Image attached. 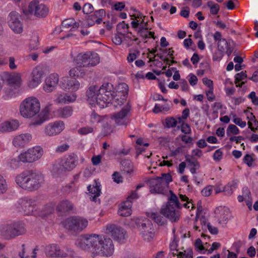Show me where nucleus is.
<instances>
[{
	"label": "nucleus",
	"mask_w": 258,
	"mask_h": 258,
	"mask_svg": "<svg viewBox=\"0 0 258 258\" xmlns=\"http://www.w3.org/2000/svg\"><path fill=\"white\" fill-rule=\"evenodd\" d=\"M8 189V184L5 178L0 174V195L5 194Z\"/></svg>",
	"instance_id": "51"
},
{
	"label": "nucleus",
	"mask_w": 258,
	"mask_h": 258,
	"mask_svg": "<svg viewBox=\"0 0 258 258\" xmlns=\"http://www.w3.org/2000/svg\"><path fill=\"white\" fill-rule=\"evenodd\" d=\"M58 81V75L56 73L51 74L45 79L43 86V90L47 93L53 92L56 89Z\"/></svg>",
	"instance_id": "22"
},
{
	"label": "nucleus",
	"mask_w": 258,
	"mask_h": 258,
	"mask_svg": "<svg viewBox=\"0 0 258 258\" xmlns=\"http://www.w3.org/2000/svg\"><path fill=\"white\" fill-rule=\"evenodd\" d=\"M221 34L219 32H216L213 35L214 39L215 41H219L218 47L221 50H225L227 46V42L225 39H221Z\"/></svg>",
	"instance_id": "37"
},
{
	"label": "nucleus",
	"mask_w": 258,
	"mask_h": 258,
	"mask_svg": "<svg viewBox=\"0 0 258 258\" xmlns=\"http://www.w3.org/2000/svg\"><path fill=\"white\" fill-rule=\"evenodd\" d=\"M213 190V186L212 185H208L206 186L201 191L202 194L204 197H208L211 195Z\"/></svg>",
	"instance_id": "62"
},
{
	"label": "nucleus",
	"mask_w": 258,
	"mask_h": 258,
	"mask_svg": "<svg viewBox=\"0 0 258 258\" xmlns=\"http://www.w3.org/2000/svg\"><path fill=\"white\" fill-rule=\"evenodd\" d=\"M117 30L119 34L125 35L128 31V25L124 22L119 23L117 25Z\"/></svg>",
	"instance_id": "54"
},
{
	"label": "nucleus",
	"mask_w": 258,
	"mask_h": 258,
	"mask_svg": "<svg viewBox=\"0 0 258 258\" xmlns=\"http://www.w3.org/2000/svg\"><path fill=\"white\" fill-rule=\"evenodd\" d=\"M19 89V87L10 86L9 87L5 88L4 95V98L9 100L16 98L20 94Z\"/></svg>",
	"instance_id": "30"
},
{
	"label": "nucleus",
	"mask_w": 258,
	"mask_h": 258,
	"mask_svg": "<svg viewBox=\"0 0 258 258\" xmlns=\"http://www.w3.org/2000/svg\"><path fill=\"white\" fill-rule=\"evenodd\" d=\"M44 75V68L42 66L38 65L35 67L32 71L30 79L28 82V86L30 88H35L41 83Z\"/></svg>",
	"instance_id": "13"
},
{
	"label": "nucleus",
	"mask_w": 258,
	"mask_h": 258,
	"mask_svg": "<svg viewBox=\"0 0 258 258\" xmlns=\"http://www.w3.org/2000/svg\"><path fill=\"white\" fill-rule=\"evenodd\" d=\"M19 122L16 119L5 120L0 123V132L2 133L11 132L18 129Z\"/></svg>",
	"instance_id": "24"
},
{
	"label": "nucleus",
	"mask_w": 258,
	"mask_h": 258,
	"mask_svg": "<svg viewBox=\"0 0 258 258\" xmlns=\"http://www.w3.org/2000/svg\"><path fill=\"white\" fill-rule=\"evenodd\" d=\"M65 128V124L61 120L49 123L44 127L43 133L45 136L53 137L60 134Z\"/></svg>",
	"instance_id": "15"
},
{
	"label": "nucleus",
	"mask_w": 258,
	"mask_h": 258,
	"mask_svg": "<svg viewBox=\"0 0 258 258\" xmlns=\"http://www.w3.org/2000/svg\"><path fill=\"white\" fill-rule=\"evenodd\" d=\"M172 106V103H165L164 104H155L153 111L155 113L166 112L170 110Z\"/></svg>",
	"instance_id": "36"
},
{
	"label": "nucleus",
	"mask_w": 258,
	"mask_h": 258,
	"mask_svg": "<svg viewBox=\"0 0 258 258\" xmlns=\"http://www.w3.org/2000/svg\"><path fill=\"white\" fill-rule=\"evenodd\" d=\"M105 16V11L103 9H100L96 11L93 15L90 16V19L92 21L91 23H88V26H92L94 22L97 24H100L102 21L103 17Z\"/></svg>",
	"instance_id": "32"
},
{
	"label": "nucleus",
	"mask_w": 258,
	"mask_h": 258,
	"mask_svg": "<svg viewBox=\"0 0 258 258\" xmlns=\"http://www.w3.org/2000/svg\"><path fill=\"white\" fill-rule=\"evenodd\" d=\"M112 85L108 83L100 87L91 86L86 91L87 100L92 106L100 108L107 107L112 99Z\"/></svg>",
	"instance_id": "3"
},
{
	"label": "nucleus",
	"mask_w": 258,
	"mask_h": 258,
	"mask_svg": "<svg viewBox=\"0 0 258 258\" xmlns=\"http://www.w3.org/2000/svg\"><path fill=\"white\" fill-rule=\"evenodd\" d=\"M223 152L221 149L217 150L213 154V159L215 161H219L223 158Z\"/></svg>",
	"instance_id": "61"
},
{
	"label": "nucleus",
	"mask_w": 258,
	"mask_h": 258,
	"mask_svg": "<svg viewBox=\"0 0 258 258\" xmlns=\"http://www.w3.org/2000/svg\"><path fill=\"white\" fill-rule=\"evenodd\" d=\"M230 116L232 122L240 127L243 128L246 126V121L242 120V119L240 117H238L235 113L231 112L230 114Z\"/></svg>",
	"instance_id": "41"
},
{
	"label": "nucleus",
	"mask_w": 258,
	"mask_h": 258,
	"mask_svg": "<svg viewBox=\"0 0 258 258\" xmlns=\"http://www.w3.org/2000/svg\"><path fill=\"white\" fill-rule=\"evenodd\" d=\"M60 88L66 91L75 92L80 88V83L78 80L75 78L69 77H64L61 78L60 84Z\"/></svg>",
	"instance_id": "18"
},
{
	"label": "nucleus",
	"mask_w": 258,
	"mask_h": 258,
	"mask_svg": "<svg viewBox=\"0 0 258 258\" xmlns=\"http://www.w3.org/2000/svg\"><path fill=\"white\" fill-rule=\"evenodd\" d=\"M239 128L233 124L229 125L226 130V134L228 136H230L231 135H236L239 134Z\"/></svg>",
	"instance_id": "50"
},
{
	"label": "nucleus",
	"mask_w": 258,
	"mask_h": 258,
	"mask_svg": "<svg viewBox=\"0 0 258 258\" xmlns=\"http://www.w3.org/2000/svg\"><path fill=\"white\" fill-rule=\"evenodd\" d=\"M76 245L90 252L92 257L110 256L114 252L112 241L103 235L92 234L81 236L77 240Z\"/></svg>",
	"instance_id": "1"
},
{
	"label": "nucleus",
	"mask_w": 258,
	"mask_h": 258,
	"mask_svg": "<svg viewBox=\"0 0 258 258\" xmlns=\"http://www.w3.org/2000/svg\"><path fill=\"white\" fill-rule=\"evenodd\" d=\"M63 226L72 231L80 232L85 229L88 225L87 219L79 216H72L67 218L62 222Z\"/></svg>",
	"instance_id": "7"
},
{
	"label": "nucleus",
	"mask_w": 258,
	"mask_h": 258,
	"mask_svg": "<svg viewBox=\"0 0 258 258\" xmlns=\"http://www.w3.org/2000/svg\"><path fill=\"white\" fill-rule=\"evenodd\" d=\"M123 42L127 46H130L132 44L134 41H136L137 38L135 36H133L132 33L127 32L125 35H123Z\"/></svg>",
	"instance_id": "48"
},
{
	"label": "nucleus",
	"mask_w": 258,
	"mask_h": 258,
	"mask_svg": "<svg viewBox=\"0 0 258 258\" xmlns=\"http://www.w3.org/2000/svg\"><path fill=\"white\" fill-rule=\"evenodd\" d=\"M62 26L67 28H70L71 30H75L79 27V24L73 18L67 19L62 22Z\"/></svg>",
	"instance_id": "39"
},
{
	"label": "nucleus",
	"mask_w": 258,
	"mask_h": 258,
	"mask_svg": "<svg viewBox=\"0 0 258 258\" xmlns=\"http://www.w3.org/2000/svg\"><path fill=\"white\" fill-rule=\"evenodd\" d=\"M221 49L215 51L213 55V59L214 61H220L223 57V51Z\"/></svg>",
	"instance_id": "63"
},
{
	"label": "nucleus",
	"mask_w": 258,
	"mask_h": 258,
	"mask_svg": "<svg viewBox=\"0 0 258 258\" xmlns=\"http://www.w3.org/2000/svg\"><path fill=\"white\" fill-rule=\"evenodd\" d=\"M187 168L192 174H195L200 168V164L197 161L187 160Z\"/></svg>",
	"instance_id": "44"
},
{
	"label": "nucleus",
	"mask_w": 258,
	"mask_h": 258,
	"mask_svg": "<svg viewBox=\"0 0 258 258\" xmlns=\"http://www.w3.org/2000/svg\"><path fill=\"white\" fill-rule=\"evenodd\" d=\"M237 183L236 181H232L222 188L223 192L225 196L229 197L233 194L234 191L237 188Z\"/></svg>",
	"instance_id": "35"
},
{
	"label": "nucleus",
	"mask_w": 258,
	"mask_h": 258,
	"mask_svg": "<svg viewBox=\"0 0 258 258\" xmlns=\"http://www.w3.org/2000/svg\"><path fill=\"white\" fill-rule=\"evenodd\" d=\"M215 213L218 222L221 224H225L230 219L231 215L229 209L224 206L218 207Z\"/></svg>",
	"instance_id": "23"
},
{
	"label": "nucleus",
	"mask_w": 258,
	"mask_h": 258,
	"mask_svg": "<svg viewBox=\"0 0 258 258\" xmlns=\"http://www.w3.org/2000/svg\"><path fill=\"white\" fill-rule=\"evenodd\" d=\"M36 198L24 197L19 201V204L26 215L33 214L34 208L37 204Z\"/></svg>",
	"instance_id": "19"
},
{
	"label": "nucleus",
	"mask_w": 258,
	"mask_h": 258,
	"mask_svg": "<svg viewBox=\"0 0 258 258\" xmlns=\"http://www.w3.org/2000/svg\"><path fill=\"white\" fill-rule=\"evenodd\" d=\"M43 154V149L40 146H35L21 153L19 155V159L23 163H32L40 159Z\"/></svg>",
	"instance_id": "9"
},
{
	"label": "nucleus",
	"mask_w": 258,
	"mask_h": 258,
	"mask_svg": "<svg viewBox=\"0 0 258 258\" xmlns=\"http://www.w3.org/2000/svg\"><path fill=\"white\" fill-rule=\"evenodd\" d=\"M20 162L21 161L19 160L18 156V159H11L8 162V165L12 169H16L20 167Z\"/></svg>",
	"instance_id": "55"
},
{
	"label": "nucleus",
	"mask_w": 258,
	"mask_h": 258,
	"mask_svg": "<svg viewBox=\"0 0 258 258\" xmlns=\"http://www.w3.org/2000/svg\"><path fill=\"white\" fill-rule=\"evenodd\" d=\"M76 99L77 95L75 93L58 92L54 95L53 102L55 104H70L75 102Z\"/></svg>",
	"instance_id": "20"
},
{
	"label": "nucleus",
	"mask_w": 258,
	"mask_h": 258,
	"mask_svg": "<svg viewBox=\"0 0 258 258\" xmlns=\"http://www.w3.org/2000/svg\"><path fill=\"white\" fill-rule=\"evenodd\" d=\"M131 106L128 104H126L117 112L114 113L111 119L118 124L126 125L129 122L128 117L131 115Z\"/></svg>",
	"instance_id": "12"
},
{
	"label": "nucleus",
	"mask_w": 258,
	"mask_h": 258,
	"mask_svg": "<svg viewBox=\"0 0 258 258\" xmlns=\"http://www.w3.org/2000/svg\"><path fill=\"white\" fill-rule=\"evenodd\" d=\"M49 11L48 8L44 4L40 3L37 0L31 2L27 9L23 10L26 15H33L36 17L42 18L45 17Z\"/></svg>",
	"instance_id": "8"
},
{
	"label": "nucleus",
	"mask_w": 258,
	"mask_h": 258,
	"mask_svg": "<svg viewBox=\"0 0 258 258\" xmlns=\"http://www.w3.org/2000/svg\"><path fill=\"white\" fill-rule=\"evenodd\" d=\"M170 197L168 204L165 208H163L160 213L151 211L147 213V216L153 219L159 225H163L165 222V217H166L171 221H175L177 218L176 209L179 207L177 197L171 191Z\"/></svg>",
	"instance_id": "5"
},
{
	"label": "nucleus",
	"mask_w": 258,
	"mask_h": 258,
	"mask_svg": "<svg viewBox=\"0 0 258 258\" xmlns=\"http://www.w3.org/2000/svg\"><path fill=\"white\" fill-rule=\"evenodd\" d=\"M172 181L169 174H163L161 177L152 179L150 181V190L152 193L164 194Z\"/></svg>",
	"instance_id": "6"
},
{
	"label": "nucleus",
	"mask_w": 258,
	"mask_h": 258,
	"mask_svg": "<svg viewBox=\"0 0 258 258\" xmlns=\"http://www.w3.org/2000/svg\"><path fill=\"white\" fill-rule=\"evenodd\" d=\"M49 107L46 106L41 111L39 100L34 96L24 99L19 106L20 115L25 119H32L31 124L41 125L49 119Z\"/></svg>",
	"instance_id": "2"
},
{
	"label": "nucleus",
	"mask_w": 258,
	"mask_h": 258,
	"mask_svg": "<svg viewBox=\"0 0 258 258\" xmlns=\"http://www.w3.org/2000/svg\"><path fill=\"white\" fill-rule=\"evenodd\" d=\"M177 240L174 238L170 244V248L172 254L171 257H175L176 255L178 254V253L179 251L177 249Z\"/></svg>",
	"instance_id": "53"
},
{
	"label": "nucleus",
	"mask_w": 258,
	"mask_h": 258,
	"mask_svg": "<svg viewBox=\"0 0 258 258\" xmlns=\"http://www.w3.org/2000/svg\"><path fill=\"white\" fill-rule=\"evenodd\" d=\"M137 31L138 34L143 37L154 38V33L148 31L146 27L144 28H140Z\"/></svg>",
	"instance_id": "47"
},
{
	"label": "nucleus",
	"mask_w": 258,
	"mask_h": 258,
	"mask_svg": "<svg viewBox=\"0 0 258 258\" xmlns=\"http://www.w3.org/2000/svg\"><path fill=\"white\" fill-rule=\"evenodd\" d=\"M179 198L182 201L186 202L183 205L185 208L189 210H192L194 208H195V206L191 202V200H189V198L185 195L180 194Z\"/></svg>",
	"instance_id": "43"
},
{
	"label": "nucleus",
	"mask_w": 258,
	"mask_h": 258,
	"mask_svg": "<svg viewBox=\"0 0 258 258\" xmlns=\"http://www.w3.org/2000/svg\"><path fill=\"white\" fill-rule=\"evenodd\" d=\"M104 232L111 236L119 242H122L125 239V231L120 227L110 224L106 225Z\"/></svg>",
	"instance_id": "14"
},
{
	"label": "nucleus",
	"mask_w": 258,
	"mask_h": 258,
	"mask_svg": "<svg viewBox=\"0 0 258 258\" xmlns=\"http://www.w3.org/2000/svg\"><path fill=\"white\" fill-rule=\"evenodd\" d=\"M96 129L92 126H84L80 128L78 130V133L82 135H86L90 133H92Z\"/></svg>",
	"instance_id": "56"
},
{
	"label": "nucleus",
	"mask_w": 258,
	"mask_h": 258,
	"mask_svg": "<svg viewBox=\"0 0 258 258\" xmlns=\"http://www.w3.org/2000/svg\"><path fill=\"white\" fill-rule=\"evenodd\" d=\"M22 251L20 252L19 255L21 258H36V254L37 253V251L39 250V248L38 246H36L33 249L32 253V255L31 257L25 255L26 253L25 249L24 248V245H23L22 246Z\"/></svg>",
	"instance_id": "52"
},
{
	"label": "nucleus",
	"mask_w": 258,
	"mask_h": 258,
	"mask_svg": "<svg viewBox=\"0 0 258 258\" xmlns=\"http://www.w3.org/2000/svg\"><path fill=\"white\" fill-rule=\"evenodd\" d=\"M106 119L105 116H101L93 112L90 116V123L96 130L99 123H102Z\"/></svg>",
	"instance_id": "34"
},
{
	"label": "nucleus",
	"mask_w": 258,
	"mask_h": 258,
	"mask_svg": "<svg viewBox=\"0 0 258 258\" xmlns=\"http://www.w3.org/2000/svg\"><path fill=\"white\" fill-rule=\"evenodd\" d=\"M78 158L77 155L71 153L66 155L60 162L61 169L64 171H71L77 166Z\"/></svg>",
	"instance_id": "17"
},
{
	"label": "nucleus",
	"mask_w": 258,
	"mask_h": 258,
	"mask_svg": "<svg viewBox=\"0 0 258 258\" xmlns=\"http://www.w3.org/2000/svg\"><path fill=\"white\" fill-rule=\"evenodd\" d=\"M90 56L89 58L88 59L87 66L93 67L98 64L100 62V57L98 54L96 52H89Z\"/></svg>",
	"instance_id": "40"
},
{
	"label": "nucleus",
	"mask_w": 258,
	"mask_h": 258,
	"mask_svg": "<svg viewBox=\"0 0 258 258\" xmlns=\"http://www.w3.org/2000/svg\"><path fill=\"white\" fill-rule=\"evenodd\" d=\"M244 113L245 114L247 119L248 120L247 124L248 126H251V121L254 120L255 116L253 113L249 110L247 109L244 111Z\"/></svg>",
	"instance_id": "60"
},
{
	"label": "nucleus",
	"mask_w": 258,
	"mask_h": 258,
	"mask_svg": "<svg viewBox=\"0 0 258 258\" xmlns=\"http://www.w3.org/2000/svg\"><path fill=\"white\" fill-rule=\"evenodd\" d=\"M246 81V75L245 73L241 72L235 75V81L237 86H241Z\"/></svg>",
	"instance_id": "46"
},
{
	"label": "nucleus",
	"mask_w": 258,
	"mask_h": 258,
	"mask_svg": "<svg viewBox=\"0 0 258 258\" xmlns=\"http://www.w3.org/2000/svg\"><path fill=\"white\" fill-rule=\"evenodd\" d=\"M207 5L210 10V13L211 14L215 15L218 13L220 10V6L218 4L211 1H209Z\"/></svg>",
	"instance_id": "45"
},
{
	"label": "nucleus",
	"mask_w": 258,
	"mask_h": 258,
	"mask_svg": "<svg viewBox=\"0 0 258 258\" xmlns=\"http://www.w3.org/2000/svg\"><path fill=\"white\" fill-rule=\"evenodd\" d=\"M90 199L96 202V198L100 196L101 194V184L98 180H95L92 185L87 187Z\"/></svg>",
	"instance_id": "27"
},
{
	"label": "nucleus",
	"mask_w": 258,
	"mask_h": 258,
	"mask_svg": "<svg viewBox=\"0 0 258 258\" xmlns=\"http://www.w3.org/2000/svg\"><path fill=\"white\" fill-rule=\"evenodd\" d=\"M132 201L126 200L120 204L119 206L118 214L119 216L122 217L129 216L132 214Z\"/></svg>",
	"instance_id": "28"
},
{
	"label": "nucleus",
	"mask_w": 258,
	"mask_h": 258,
	"mask_svg": "<svg viewBox=\"0 0 258 258\" xmlns=\"http://www.w3.org/2000/svg\"><path fill=\"white\" fill-rule=\"evenodd\" d=\"M3 234L6 238L9 239L21 234V232L14 226H8L4 229Z\"/></svg>",
	"instance_id": "33"
},
{
	"label": "nucleus",
	"mask_w": 258,
	"mask_h": 258,
	"mask_svg": "<svg viewBox=\"0 0 258 258\" xmlns=\"http://www.w3.org/2000/svg\"><path fill=\"white\" fill-rule=\"evenodd\" d=\"M89 55V52L79 53L74 58V64L78 67L87 66Z\"/></svg>",
	"instance_id": "29"
},
{
	"label": "nucleus",
	"mask_w": 258,
	"mask_h": 258,
	"mask_svg": "<svg viewBox=\"0 0 258 258\" xmlns=\"http://www.w3.org/2000/svg\"><path fill=\"white\" fill-rule=\"evenodd\" d=\"M195 247L199 251V252L203 254L206 253V249L203 246L202 240L200 239H197L195 242Z\"/></svg>",
	"instance_id": "57"
},
{
	"label": "nucleus",
	"mask_w": 258,
	"mask_h": 258,
	"mask_svg": "<svg viewBox=\"0 0 258 258\" xmlns=\"http://www.w3.org/2000/svg\"><path fill=\"white\" fill-rule=\"evenodd\" d=\"M179 254L175 255V257H171V258H192V251L191 249H187L184 251H179Z\"/></svg>",
	"instance_id": "49"
},
{
	"label": "nucleus",
	"mask_w": 258,
	"mask_h": 258,
	"mask_svg": "<svg viewBox=\"0 0 258 258\" xmlns=\"http://www.w3.org/2000/svg\"><path fill=\"white\" fill-rule=\"evenodd\" d=\"M20 15L16 12H11L8 16V25L15 33L20 34L23 31V27Z\"/></svg>",
	"instance_id": "16"
},
{
	"label": "nucleus",
	"mask_w": 258,
	"mask_h": 258,
	"mask_svg": "<svg viewBox=\"0 0 258 258\" xmlns=\"http://www.w3.org/2000/svg\"><path fill=\"white\" fill-rule=\"evenodd\" d=\"M128 91V87L126 84L123 83L118 84L116 92L111 91L112 99L110 103H112L116 107L121 106L126 100Z\"/></svg>",
	"instance_id": "10"
},
{
	"label": "nucleus",
	"mask_w": 258,
	"mask_h": 258,
	"mask_svg": "<svg viewBox=\"0 0 258 258\" xmlns=\"http://www.w3.org/2000/svg\"><path fill=\"white\" fill-rule=\"evenodd\" d=\"M94 10L93 6L89 3L85 4L83 8V12L84 14H88Z\"/></svg>",
	"instance_id": "64"
},
{
	"label": "nucleus",
	"mask_w": 258,
	"mask_h": 258,
	"mask_svg": "<svg viewBox=\"0 0 258 258\" xmlns=\"http://www.w3.org/2000/svg\"><path fill=\"white\" fill-rule=\"evenodd\" d=\"M6 81L9 86L20 88L23 83L22 74L18 72L9 74L7 76Z\"/></svg>",
	"instance_id": "26"
},
{
	"label": "nucleus",
	"mask_w": 258,
	"mask_h": 258,
	"mask_svg": "<svg viewBox=\"0 0 258 258\" xmlns=\"http://www.w3.org/2000/svg\"><path fill=\"white\" fill-rule=\"evenodd\" d=\"M56 113L60 117L67 118L72 115L73 109L71 106H66L60 108L57 110Z\"/></svg>",
	"instance_id": "38"
},
{
	"label": "nucleus",
	"mask_w": 258,
	"mask_h": 258,
	"mask_svg": "<svg viewBox=\"0 0 258 258\" xmlns=\"http://www.w3.org/2000/svg\"><path fill=\"white\" fill-rule=\"evenodd\" d=\"M73 208L72 204L68 201L61 202L57 207V210L59 212H66Z\"/></svg>",
	"instance_id": "42"
},
{
	"label": "nucleus",
	"mask_w": 258,
	"mask_h": 258,
	"mask_svg": "<svg viewBox=\"0 0 258 258\" xmlns=\"http://www.w3.org/2000/svg\"><path fill=\"white\" fill-rule=\"evenodd\" d=\"M145 17L143 16L141 14H138L137 16L135 17V19H134L132 22L131 25L132 26L136 29V30H138L140 28H144L147 26V22H145Z\"/></svg>",
	"instance_id": "31"
},
{
	"label": "nucleus",
	"mask_w": 258,
	"mask_h": 258,
	"mask_svg": "<svg viewBox=\"0 0 258 258\" xmlns=\"http://www.w3.org/2000/svg\"><path fill=\"white\" fill-rule=\"evenodd\" d=\"M136 223L139 226L140 234L143 238L147 241L151 240L154 233L151 222L147 219H138Z\"/></svg>",
	"instance_id": "11"
},
{
	"label": "nucleus",
	"mask_w": 258,
	"mask_h": 258,
	"mask_svg": "<svg viewBox=\"0 0 258 258\" xmlns=\"http://www.w3.org/2000/svg\"><path fill=\"white\" fill-rule=\"evenodd\" d=\"M45 253L47 256L56 257H66L68 255H72V251L68 250V252H64L60 249L59 246L55 244H51L46 246L45 248Z\"/></svg>",
	"instance_id": "21"
},
{
	"label": "nucleus",
	"mask_w": 258,
	"mask_h": 258,
	"mask_svg": "<svg viewBox=\"0 0 258 258\" xmlns=\"http://www.w3.org/2000/svg\"><path fill=\"white\" fill-rule=\"evenodd\" d=\"M123 35L119 34L117 32L114 37L112 38L113 42L116 45H120L122 42H123Z\"/></svg>",
	"instance_id": "58"
},
{
	"label": "nucleus",
	"mask_w": 258,
	"mask_h": 258,
	"mask_svg": "<svg viewBox=\"0 0 258 258\" xmlns=\"http://www.w3.org/2000/svg\"><path fill=\"white\" fill-rule=\"evenodd\" d=\"M44 181L43 175L33 170L23 171L14 177V182L18 187L29 191L37 190Z\"/></svg>",
	"instance_id": "4"
},
{
	"label": "nucleus",
	"mask_w": 258,
	"mask_h": 258,
	"mask_svg": "<svg viewBox=\"0 0 258 258\" xmlns=\"http://www.w3.org/2000/svg\"><path fill=\"white\" fill-rule=\"evenodd\" d=\"M166 126L168 127H175L177 124V121L173 117H168L165 119Z\"/></svg>",
	"instance_id": "59"
},
{
	"label": "nucleus",
	"mask_w": 258,
	"mask_h": 258,
	"mask_svg": "<svg viewBox=\"0 0 258 258\" xmlns=\"http://www.w3.org/2000/svg\"><path fill=\"white\" fill-rule=\"evenodd\" d=\"M32 140V135L24 133L15 136L13 140V144L16 147H23Z\"/></svg>",
	"instance_id": "25"
}]
</instances>
